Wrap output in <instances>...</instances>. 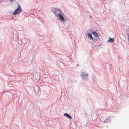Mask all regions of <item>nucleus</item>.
Here are the masks:
<instances>
[{
	"label": "nucleus",
	"instance_id": "1",
	"mask_svg": "<svg viewBox=\"0 0 129 129\" xmlns=\"http://www.w3.org/2000/svg\"><path fill=\"white\" fill-rule=\"evenodd\" d=\"M22 9L21 6L19 4L17 8L14 12L13 14L14 15H16L19 14L21 11Z\"/></svg>",
	"mask_w": 129,
	"mask_h": 129
},
{
	"label": "nucleus",
	"instance_id": "2",
	"mask_svg": "<svg viewBox=\"0 0 129 129\" xmlns=\"http://www.w3.org/2000/svg\"><path fill=\"white\" fill-rule=\"evenodd\" d=\"M58 16L60 18V19L62 21H64V18L61 14H59Z\"/></svg>",
	"mask_w": 129,
	"mask_h": 129
},
{
	"label": "nucleus",
	"instance_id": "3",
	"mask_svg": "<svg viewBox=\"0 0 129 129\" xmlns=\"http://www.w3.org/2000/svg\"><path fill=\"white\" fill-rule=\"evenodd\" d=\"M64 116H65L66 117L69 118L70 119H71L72 117L69 114L66 113L64 114Z\"/></svg>",
	"mask_w": 129,
	"mask_h": 129
},
{
	"label": "nucleus",
	"instance_id": "4",
	"mask_svg": "<svg viewBox=\"0 0 129 129\" xmlns=\"http://www.w3.org/2000/svg\"><path fill=\"white\" fill-rule=\"evenodd\" d=\"M114 39L113 38L112 39L109 37V39L108 40V42H114Z\"/></svg>",
	"mask_w": 129,
	"mask_h": 129
},
{
	"label": "nucleus",
	"instance_id": "5",
	"mask_svg": "<svg viewBox=\"0 0 129 129\" xmlns=\"http://www.w3.org/2000/svg\"><path fill=\"white\" fill-rule=\"evenodd\" d=\"M88 75V74L87 73L85 74L82 73V75L81 76V77L82 79H83L84 78V76H87Z\"/></svg>",
	"mask_w": 129,
	"mask_h": 129
},
{
	"label": "nucleus",
	"instance_id": "6",
	"mask_svg": "<svg viewBox=\"0 0 129 129\" xmlns=\"http://www.w3.org/2000/svg\"><path fill=\"white\" fill-rule=\"evenodd\" d=\"M88 36L90 38L92 39L93 38L92 35L90 33L88 34Z\"/></svg>",
	"mask_w": 129,
	"mask_h": 129
},
{
	"label": "nucleus",
	"instance_id": "7",
	"mask_svg": "<svg viewBox=\"0 0 129 129\" xmlns=\"http://www.w3.org/2000/svg\"><path fill=\"white\" fill-rule=\"evenodd\" d=\"M92 34L94 35L95 37H97L98 36V35L97 33L95 32H93L92 33Z\"/></svg>",
	"mask_w": 129,
	"mask_h": 129
},
{
	"label": "nucleus",
	"instance_id": "8",
	"mask_svg": "<svg viewBox=\"0 0 129 129\" xmlns=\"http://www.w3.org/2000/svg\"><path fill=\"white\" fill-rule=\"evenodd\" d=\"M14 0H10V1L11 2H13Z\"/></svg>",
	"mask_w": 129,
	"mask_h": 129
}]
</instances>
